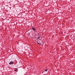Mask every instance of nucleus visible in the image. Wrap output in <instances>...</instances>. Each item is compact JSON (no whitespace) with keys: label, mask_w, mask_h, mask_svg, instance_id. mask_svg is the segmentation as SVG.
Masks as SVG:
<instances>
[{"label":"nucleus","mask_w":75,"mask_h":75,"mask_svg":"<svg viewBox=\"0 0 75 75\" xmlns=\"http://www.w3.org/2000/svg\"><path fill=\"white\" fill-rule=\"evenodd\" d=\"M14 63V62L13 61H11L9 63V64H10V65H11L12 64H13V63Z\"/></svg>","instance_id":"f03ea898"},{"label":"nucleus","mask_w":75,"mask_h":75,"mask_svg":"<svg viewBox=\"0 0 75 75\" xmlns=\"http://www.w3.org/2000/svg\"><path fill=\"white\" fill-rule=\"evenodd\" d=\"M16 70H17V69H16Z\"/></svg>","instance_id":"0eeeda50"},{"label":"nucleus","mask_w":75,"mask_h":75,"mask_svg":"<svg viewBox=\"0 0 75 75\" xmlns=\"http://www.w3.org/2000/svg\"><path fill=\"white\" fill-rule=\"evenodd\" d=\"M35 28H33V27L32 28V29L33 30V29H34Z\"/></svg>","instance_id":"423d86ee"},{"label":"nucleus","mask_w":75,"mask_h":75,"mask_svg":"<svg viewBox=\"0 0 75 75\" xmlns=\"http://www.w3.org/2000/svg\"><path fill=\"white\" fill-rule=\"evenodd\" d=\"M37 43L38 44H39V45H41V42H40L39 40H38L37 42Z\"/></svg>","instance_id":"f257e3e1"},{"label":"nucleus","mask_w":75,"mask_h":75,"mask_svg":"<svg viewBox=\"0 0 75 75\" xmlns=\"http://www.w3.org/2000/svg\"><path fill=\"white\" fill-rule=\"evenodd\" d=\"M44 71H46V72H47V71H48V70H47V69H45Z\"/></svg>","instance_id":"7ed1b4c3"},{"label":"nucleus","mask_w":75,"mask_h":75,"mask_svg":"<svg viewBox=\"0 0 75 75\" xmlns=\"http://www.w3.org/2000/svg\"><path fill=\"white\" fill-rule=\"evenodd\" d=\"M33 31H36V29L35 28L34 29H33Z\"/></svg>","instance_id":"20e7f679"},{"label":"nucleus","mask_w":75,"mask_h":75,"mask_svg":"<svg viewBox=\"0 0 75 75\" xmlns=\"http://www.w3.org/2000/svg\"><path fill=\"white\" fill-rule=\"evenodd\" d=\"M40 36L38 38V39H40Z\"/></svg>","instance_id":"39448f33"}]
</instances>
